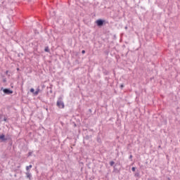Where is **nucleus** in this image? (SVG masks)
Returning <instances> with one entry per match:
<instances>
[{
  "label": "nucleus",
  "mask_w": 180,
  "mask_h": 180,
  "mask_svg": "<svg viewBox=\"0 0 180 180\" xmlns=\"http://www.w3.org/2000/svg\"><path fill=\"white\" fill-rule=\"evenodd\" d=\"M56 105L59 109H64L65 108V105H64V102L63 101V98L60 97L56 103Z\"/></svg>",
  "instance_id": "obj_1"
},
{
  "label": "nucleus",
  "mask_w": 180,
  "mask_h": 180,
  "mask_svg": "<svg viewBox=\"0 0 180 180\" xmlns=\"http://www.w3.org/2000/svg\"><path fill=\"white\" fill-rule=\"evenodd\" d=\"M103 20H97L96 21V25H98V26H103Z\"/></svg>",
  "instance_id": "obj_2"
},
{
  "label": "nucleus",
  "mask_w": 180,
  "mask_h": 180,
  "mask_svg": "<svg viewBox=\"0 0 180 180\" xmlns=\"http://www.w3.org/2000/svg\"><path fill=\"white\" fill-rule=\"evenodd\" d=\"M4 94H7V95H9L11 94H13V91H11L8 89H4Z\"/></svg>",
  "instance_id": "obj_3"
},
{
  "label": "nucleus",
  "mask_w": 180,
  "mask_h": 180,
  "mask_svg": "<svg viewBox=\"0 0 180 180\" xmlns=\"http://www.w3.org/2000/svg\"><path fill=\"white\" fill-rule=\"evenodd\" d=\"M0 140H1V141H6L8 139L5 138V134H2L0 135Z\"/></svg>",
  "instance_id": "obj_4"
},
{
  "label": "nucleus",
  "mask_w": 180,
  "mask_h": 180,
  "mask_svg": "<svg viewBox=\"0 0 180 180\" xmlns=\"http://www.w3.org/2000/svg\"><path fill=\"white\" fill-rule=\"evenodd\" d=\"M27 175V178H28V179L31 180L32 179V174H30L29 172L26 173Z\"/></svg>",
  "instance_id": "obj_5"
},
{
  "label": "nucleus",
  "mask_w": 180,
  "mask_h": 180,
  "mask_svg": "<svg viewBox=\"0 0 180 180\" xmlns=\"http://www.w3.org/2000/svg\"><path fill=\"white\" fill-rule=\"evenodd\" d=\"M44 50L46 53H50V49H49V46H46Z\"/></svg>",
  "instance_id": "obj_6"
},
{
  "label": "nucleus",
  "mask_w": 180,
  "mask_h": 180,
  "mask_svg": "<svg viewBox=\"0 0 180 180\" xmlns=\"http://www.w3.org/2000/svg\"><path fill=\"white\" fill-rule=\"evenodd\" d=\"M33 166L32 165H30L29 166H27L26 167V169L27 170V171H29V169H30V168H32Z\"/></svg>",
  "instance_id": "obj_7"
},
{
  "label": "nucleus",
  "mask_w": 180,
  "mask_h": 180,
  "mask_svg": "<svg viewBox=\"0 0 180 180\" xmlns=\"http://www.w3.org/2000/svg\"><path fill=\"white\" fill-rule=\"evenodd\" d=\"M34 95L35 96H37V95H39V91H37V90H36V91H34Z\"/></svg>",
  "instance_id": "obj_8"
},
{
  "label": "nucleus",
  "mask_w": 180,
  "mask_h": 180,
  "mask_svg": "<svg viewBox=\"0 0 180 180\" xmlns=\"http://www.w3.org/2000/svg\"><path fill=\"white\" fill-rule=\"evenodd\" d=\"M110 165L111 167H113V165H115V162L111 161V162H110Z\"/></svg>",
  "instance_id": "obj_9"
},
{
  "label": "nucleus",
  "mask_w": 180,
  "mask_h": 180,
  "mask_svg": "<svg viewBox=\"0 0 180 180\" xmlns=\"http://www.w3.org/2000/svg\"><path fill=\"white\" fill-rule=\"evenodd\" d=\"M30 92H32V94H34V89H30Z\"/></svg>",
  "instance_id": "obj_10"
},
{
  "label": "nucleus",
  "mask_w": 180,
  "mask_h": 180,
  "mask_svg": "<svg viewBox=\"0 0 180 180\" xmlns=\"http://www.w3.org/2000/svg\"><path fill=\"white\" fill-rule=\"evenodd\" d=\"M131 171H133V172H134L136 171V167H132Z\"/></svg>",
  "instance_id": "obj_11"
},
{
  "label": "nucleus",
  "mask_w": 180,
  "mask_h": 180,
  "mask_svg": "<svg viewBox=\"0 0 180 180\" xmlns=\"http://www.w3.org/2000/svg\"><path fill=\"white\" fill-rule=\"evenodd\" d=\"M37 91H38V93L40 92V87H38V88L37 89Z\"/></svg>",
  "instance_id": "obj_12"
},
{
  "label": "nucleus",
  "mask_w": 180,
  "mask_h": 180,
  "mask_svg": "<svg viewBox=\"0 0 180 180\" xmlns=\"http://www.w3.org/2000/svg\"><path fill=\"white\" fill-rule=\"evenodd\" d=\"M82 54H85V50L82 51Z\"/></svg>",
  "instance_id": "obj_13"
},
{
  "label": "nucleus",
  "mask_w": 180,
  "mask_h": 180,
  "mask_svg": "<svg viewBox=\"0 0 180 180\" xmlns=\"http://www.w3.org/2000/svg\"><path fill=\"white\" fill-rule=\"evenodd\" d=\"M124 85H123V84L120 85V88H124Z\"/></svg>",
  "instance_id": "obj_14"
},
{
  "label": "nucleus",
  "mask_w": 180,
  "mask_h": 180,
  "mask_svg": "<svg viewBox=\"0 0 180 180\" xmlns=\"http://www.w3.org/2000/svg\"><path fill=\"white\" fill-rule=\"evenodd\" d=\"M129 158H130V159L133 158V155H131L129 156Z\"/></svg>",
  "instance_id": "obj_15"
},
{
  "label": "nucleus",
  "mask_w": 180,
  "mask_h": 180,
  "mask_svg": "<svg viewBox=\"0 0 180 180\" xmlns=\"http://www.w3.org/2000/svg\"><path fill=\"white\" fill-rule=\"evenodd\" d=\"M8 72H9V71L6 70V74L8 75Z\"/></svg>",
  "instance_id": "obj_16"
},
{
  "label": "nucleus",
  "mask_w": 180,
  "mask_h": 180,
  "mask_svg": "<svg viewBox=\"0 0 180 180\" xmlns=\"http://www.w3.org/2000/svg\"><path fill=\"white\" fill-rule=\"evenodd\" d=\"M4 122H6V118H4Z\"/></svg>",
  "instance_id": "obj_17"
},
{
  "label": "nucleus",
  "mask_w": 180,
  "mask_h": 180,
  "mask_svg": "<svg viewBox=\"0 0 180 180\" xmlns=\"http://www.w3.org/2000/svg\"><path fill=\"white\" fill-rule=\"evenodd\" d=\"M17 71H19V68H17Z\"/></svg>",
  "instance_id": "obj_18"
}]
</instances>
